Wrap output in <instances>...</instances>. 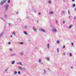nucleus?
<instances>
[{
  "label": "nucleus",
  "instance_id": "obj_1",
  "mask_svg": "<svg viewBox=\"0 0 76 76\" xmlns=\"http://www.w3.org/2000/svg\"><path fill=\"white\" fill-rule=\"evenodd\" d=\"M3 1L0 3V6H3L4 3H5L6 2L7 0H3Z\"/></svg>",
  "mask_w": 76,
  "mask_h": 76
},
{
  "label": "nucleus",
  "instance_id": "obj_2",
  "mask_svg": "<svg viewBox=\"0 0 76 76\" xmlns=\"http://www.w3.org/2000/svg\"><path fill=\"white\" fill-rule=\"evenodd\" d=\"M52 31L54 33L55 32H57V29L55 27H53L52 28Z\"/></svg>",
  "mask_w": 76,
  "mask_h": 76
},
{
  "label": "nucleus",
  "instance_id": "obj_3",
  "mask_svg": "<svg viewBox=\"0 0 76 76\" xmlns=\"http://www.w3.org/2000/svg\"><path fill=\"white\" fill-rule=\"evenodd\" d=\"M18 69H19V70H25V68H24L20 66H19L18 67Z\"/></svg>",
  "mask_w": 76,
  "mask_h": 76
},
{
  "label": "nucleus",
  "instance_id": "obj_4",
  "mask_svg": "<svg viewBox=\"0 0 76 76\" xmlns=\"http://www.w3.org/2000/svg\"><path fill=\"white\" fill-rule=\"evenodd\" d=\"M8 7H9V4H7L4 7V8L6 10H7V9H8Z\"/></svg>",
  "mask_w": 76,
  "mask_h": 76
},
{
  "label": "nucleus",
  "instance_id": "obj_5",
  "mask_svg": "<svg viewBox=\"0 0 76 76\" xmlns=\"http://www.w3.org/2000/svg\"><path fill=\"white\" fill-rule=\"evenodd\" d=\"M39 30L40 31H42V32H45L46 31L43 28H40Z\"/></svg>",
  "mask_w": 76,
  "mask_h": 76
},
{
  "label": "nucleus",
  "instance_id": "obj_6",
  "mask_svg": "<svg viewBox=\"0 0 76 76\" xmlns=\"http://www.w3.org/2000/svg\"><path fill=\"white\" fill-rule=\"evenodd\" d=\"M33 29L34 31V32H37V31L36 30V28H35V27H33Z\"/></svg>",
  "mask_w": 76,
  "mask_h": 76
},
{
  "label": "nucleus",
  "instance_id": "obj_7",
  "mask_svg": "<svg viewBox=\"0 0 76 76\" xmlns=\"http://www.w3.org/2000/svg\"><path fill=\"white\" fill-rule=\"evenodd\" d=\"M17 22L18 23H20L21 22V19L20 18H18L17 19Z\"/></svg>",
  "mask_w": 76,
  "mask_h": 76
},
{
  "label": "nucleus",
  "instance_id": "obj_8",
  "mask_svg": "<svg viewBox=\"0 0 76 76\" xmlns=\"http://www.w3.org/2000/svg\"><path fill=\"white\" fill-rule=\"evenodd\" d=\"M16 55V54L15 53H12L10 55L11 56H15Z\"/></svg>",
  "mask_w": 76,
  "mask_h": 76
},
{
  "label": "nucleus",
  "instance_id": "obj_9",
  "mask_svg": "<svg viewBox=\"0 0 76 76\" xmlns=\"http://www.w3.org/2000/svg\"><path fill=\"white\" fill-rule=\"evenodd\" d=\"M23 33H24V34H25V35H28V33H27V32H26V31H24L23 32Z\"/></svg>",
  "mask_w": 76,
  "mask_h": 76
},
{
  "label": "nucleus",
  "instance_id": "obj_10",
  "mask_svg": "<svg viewBox=\"0 0 76 76\" xmlns=\"http://www.w3.org/2000/svg\"><path fill=\"white\" fill-rule=\"evenodd\" d=\"M53 13H54V12H50L49 13V14L50 15H52L53 14Z\"/></svg>",
  "mask_w": 76,
  "mask_h": 76
},
{
  "label": "nucleus",
  "instance_id": "obj_11",
  "mask_svg": "<svg viewBox=\"0 0 76 76\" xmlns=\"http://www.w3.org/2000/svg\"><path fill=\"white\" fill-rule=\"evenodd\" d=\"M10 51L12 52V51H13V49L12 48H10Z\"/></svg>",
  "mask_w": 76,
  "mask_h": 76
},
{
  "label": "nucleus",
  "instance_id": "obj_12",
  "mask_svg": "<svg viewBox=\"0 0 76 76\" xmlns=\"http://www.w3.org/2000/svg\"><path fill=\"white\" fill-rule=\"evenodd\" d=\"M72 25H70L69 26V29H71L72 28Z\"/></svg>",
  "mask_w": 76,
  "mask_h": 76
},
{
  "label": "nucleus",
  "instance_id": "obj_13",
  "mask_svg": "<svg viewBox=\"0 0 76 76\" xmlns=\"http://www.w3.org/2000/svg\"><path fill=\"white\" fill-rule=\"evenodd\" d=\"M3 32H2L0 34V37H1V36H2V35H3Z\"/></svg>",
  "mask_w": 76,
  "mask_h": 76
},
{
  "label": "nucleus",
  "instance_id": "obj_14",
  "mask_svg": "<svg viewBox=\"0 0 76 76\" xmlns=\"http://www.w3.org/2000/svg\"><path fill=\"white\" fill-rule=\"evenodd\" d=\"M15 64V61H13L11 63L12 64Z\"/></svg>",
  "mask_w": 76,
  "mask_h": 76
},
{
  "label": "nucleus",
  "instance_id": "obj_15",
  "mask_svg": "<svg viewBox=\"0 0 76 76\" xmlns=\"http://www.w3.org/2000/svg\"><path fill=\"white\" fill-rule=\"evenodd\" d=\"M20 55H23V52H21L20 53Z\"/></svg>",
  "mask_w": 76,
  "mask_h": 76
},
{
  "label": "nucleus",
  "instance_id": "obj_16",
  "mask_svg": "<svg viewBox=\"0 0 76 76\" xmlns=\"http://www.w3.org/2000/svg\"><path fill=\"white\" fill-rule=\"evenodd\" d=\"M14 74L15 75H16L18 73V72L17 71H14Z\"/></svg>",
  "mask_w": 76,
  "mask_h": 76
},
{
  "label": "nucleus",
  "instance_id": "obj_17",
  "mask_svg": "<svg viewBox=\"0 0 76 76\" xmlns=\"http://www.w3.org/2000/svg\"><path fill=\"white\" fill-rule=\"evenodd\" d=\"M75 6H76V5L75 4H73L72 7H75Z\"/></svg>",
  "mask_w": 76,
  "mask_h": 76
},
{
  "label": "nucleus",
  "instance_id": "obj_18",
  "mask_svg": "<svg viewBox=\"0 0 76 76\" xmlns=\"http://www.w3.org/2000/svg\"><path fill=\"white\" fill-rule=\"evenodd\" d=\"M48 48H49V47H50V44H48L47 45Z\"/></svg>",
  "mask_w": 76,
  "mask_h": 76
},
{
  "label": "nucleus",
  "instance_id": "obj_19",
  "mask_svg": "<svg viewBox=\"0 0 76 76\" xmlns=\"http://www.w3.org/2000/svg\"><path fill=\"white\" fill-rule=\"evenodd\" d=\"M46 59L48 61H49V60H50V58L48 57Z\"/></svg>",
  "mask_w": 76,
  "mask_h": 76
},
{
  "label": "nucleus",
  "instance_id": "obj_20",
  "mask_svg": "<svg viewBox=\"0 0 76 76\" xmlns=\"http://www.w3.org/2000/svg\"><path fill=\"white\" fill-rule=\"evenodd\" d=\"M48 3L49 4H51V1H49Z\"/></svg>",
  "mask_w": 76,
  "mask_h": 76
},
{
  "label": "nucleus",
  "instance_id": "obj_21",
  "mask_svg": "<svg viewBox=\"0 0 76 76\" xmlns=\"http://www.w3.org/2000/svg\"><path fill=\"white\" fill-rule=\"evenodd\" d=\"M23 28H27V26H24Z\"/></svg>",
  "mask_w": 76,
  "mask_h": 76
},
{
  "label": "nucleus",
  "instance_id": "obj_22",
  "mask_svg": "<svg viewBox=\"0 0 76 76\" xmlns=\"http://www.w3.org/2000/svg\"><path fill=\"white\" fill-rule=\"evenodd\" d=\"M57 51L58 53H59V51H60L59 48H57Z\"/></svg>",
  "mask_w": 76,
  "mask_h": 76
},
{
  "label": "nucleus",
  "instance_id": "obj_23",
  "mask_svg": "<svg viewBox=\"0 0 76 76\" xmlns=\"http://www.w3.org/2000/svg\"><path fill=\"white\" fill-rule=\"evenodd\" d=\"M20 62H18L16 63L17 64H20Z\"/></svg>",
  "mask_w": 76,
  "mask_h": 76
},
{
  "label": "nucleus",
  "instance_id": "obj_24",
  "mask_svg": "<svg viewBox=\"0 0 76 76\" xmlns=\"http://www.w3.org/2000/svg\"><path fill=\"white\" fill-rule=\"evenodd\" d=\"M69 56L70 57H72V53H70L69 54Z\"/></svg>",
  "mask_w": 76,
  "mask_h": 76
},
{
  "label": "nucleus",
  "instance_id": "obj_25",
  "mask_svg": "<svg viewBox=\"0 0 76 76\" xmlns=\"http://www.w3.org/2000/svg\"><path fill=\"white\" fill-rule=\"evenodd\" d=\"M56 43L57 44H59V43H60V42L58 41H57Z\"/></svg>",
  "mask_w": 76,
  "mask_h": 76
},
{
  "label": "nucleus",
  "instance_id": "obj_26",
  "mask_svg": "<svg viewBox=\"0 0 76 76\" xmlns=\"http://www.w3.org/2000/svg\"><path fill=\"white\" fill-rule=\"evenodd\" d=\"M27 41L28 42H31V40H28Z\"/></svg>",
  "mask_w": 76,
  "mask_h": 76
},
{
  "label": "nucleus",
  "instance_id": "obj_27",
  "mask_svg": "<svg viewBox=\"0 0 76 76\" xmlns=\"http://www.w3.org/2000/svg\"><path fill=\"white\" fill-rule=\"evenodd\" d=\"M44 71L45 74H46V71H45V70L44 69Z\"/></svg>",
  "mask_w": 76,
  "mask_h": 76
},
{
  "label": "nucleus",
  "instance_id": "obj_28",
  "mask_svg": "<svg viewBox=\"0 0 76 76\" xmlns=\"http://www.w3.org/2000/svg\"><path fill=\"white\" fill-rule=\"evenodd\" d=\"M56 24H57V23H58V22H57V20H56Z\"/></svg>",
  "mask_w": 76,
  "mask_h": 76
},
{
  "label": "nucleus",
  "instance_id": "obj_29",
  "mask_svg": "<svg viewBox=\"0 0 76 76\" xmlns=\"http://www.w3.org/2000/svg\"><path fill=\"white\" fill-rule=\"evenodd\" d=\"M12 34H13L15 36H16L15 32H14L13 33H12Z\"/></svg>",
  "mask_w": 76,
  "mask_h": 76
},
{
  "label": "nucleus",
  "instance_id": "obj_30",
  "mask_svg": "<svg viewBox=\"0 0 76 76\" xmlns=\"http://www.w3.org/2000/svg\"><path fill=\"white\" fill-rule=\"evenodd\" d=\"M20 64L21 66H23V64H22L21 62H20Z\"/></svg>",
  "mask_w": 76,
  "mask_h": 76
},
{
  "label": "nucleus",
  "instance_id": "obj_31",
  "mask_svg": "<svg viewBox=\"0 0 76 76\" xmlns=\"http://www.w3.org/2000/svg\"><path fill=\"white\" fill-rule=\"evenodd\" d=\"M20 44L21 45H22L23 44V42H21L20 43Z\"/></svg>",
  "mask_w": 76,
  "mask_h": 76
},
{
  "label": "nucleus",
  "instance_id": "obj_32",
  "mask_svg": "<svg viewBox=\"0 0 76 76\" xmlns=\"http://www.w3.org/2000/svg\"><path fill=\"white\" fill-rule=\"evenodd\" d=\"M62 13L63 14H65V11H63L62 12Z\"/></svg>",
  "mask_w": 76,
  "mask_h": 76
},
{
  "label": "nucleus",
  "instance_id": "obj_33",
  "mask_svg": "<svg viewBox=\"0 0 76 76\" xmlns=\"http://www.w3.org/2000/svg\"><path fill=\"white\" fill-rule=\"evenodd\" d=\"M71 44H72V46H73V45L74 44L73 43V42H72L71 43Z\"/></svg>",
  "mask_w": 76,
  "mask_h": 76
},
{
  "label": "nucleus",
  "instance_id": "obj_34",
  "mask_svg": "<svg viewBox=\"0 0 76 76\" xmlns=\"http://www.w3.org/2000/svg\"><path fill=\"white\" fill-rule=\"evenodd\" d=\"M41 59H39V63H40V62H41Z\"/></svg>",
  "mask_w": 76,
  "mask_h": 76
},
{
  "label": "nucleus",
  "instance_id": "obj_35",
  "mask_svg": "<svg viewBox=\"0 0 76 76\" xmlns=\"http://www.w3.org/2000/svg\"><path fill=\"white\" fill-rule=\"evenodd\" d=\"M18 74H19V75H20V71H19L18 72Z\"/></svg>",
  "mask_w": 76,
  "mask_h": 76
},
{
  "label": "nucleus",
  "instance_id": "obj_36",
  "mask_svg": "<svg viewBox=\"0 0 76 76\" xmlns=\"http://www.w3.org/2000/svg\"><path fill=\"white\" fill-rule=\"evenodd\" d=\"M63 24H64V23H65V21L64 20V21H63Z\"/></svg>",
  "mask_w": 76,
  "mask_h": 76
},
{
  "label": "nucleus",
  "instance_id": "obj_37",
  "mask_svg": "<svg viewBox=\"0 0 76 76\" xmlns=\"http://www.w3.org/2000/svg\"><path fill=\"white\" fill-rule=\"evenodd\" d=\"M75 19H76V16L74 17L73 20H75Z\"/></svg>",
  "mask_w": 76,
  "mask_h": 76
},
{
  "label": "nucleus",
  "instance_id": "obj_38",
  "mask_svg": "<svg viewBox=\"0 0 76 76\" xmlns=\"http://www.w3.org/2000/svg\"><path fill=\"white\" fill-rule=\"evenodd\" d=\"M11 24L10 23H8V25L10 26Z\"/></svg>",
  "mask_w": 76,
  "mask_h": 76
},
{
  "label": "nucleus",
  "instance_id": "obj_39",
  "mask_svg": "<svg viewBox=\"0 0 76 76\" xmlns=\"http://www.w3.org/2000/svg\"><path fill=\"white\" fill-rule=\"evenodd\" d=\"M63 48H65V46H64V45L63 46Z\"/></svg>",
  "mask_w": 76,
  "mask_h": 76
},
{
  "label": "nucleus",
  "instance_id": "obj_40",
  "mask_svg": "<svg viewBox=\"0 0 76 76\" xmlns=\"http://www.w3.org/2000/svg\"><path fill=\"white\" fill-rule=\"evenodd\" d=\"M10 0H8V3H10Z\"/></svg>",
  "mask_w": 76,
  "mask_h": 76
},
{
  "label": "nucleus",
  "instance_id": "obj_41",
  "mask_svg": "<svg viewBox=\"0 0 76 76\" xmlns=\"http://www.w3.org/2000/svg\"><path fill=\"white\" fill-rule=\"evenodd\" d=\"M74 10H75V11H76V7L74 8Z\"/></svg>",
  "mask_w": 76,
  "mask_h": 76
},
{
  "label": "nucleus",
  "instance_id": "obj_42",
  "mask_svg": "<svg viewBox=\"0 0 76 76\" xmlns=\"http://www.w3.org/2000/svg\"><path fill=\"white\" fill-rule=\"evenodd\" d=\"M1 20H4L3 18H1Z\"/></svg>",
  "mask_w": 76,
  "mask_h": 76
},
{
  "label": "nucleus",
  "instance_id": "obj_43",
  "mask_svg": "<svg viewBox=\"0 0 76 76\" xmlns=\"http://www.w3.org/2000/svg\"><path fill=\"white\" fill-rule=\"evenodd\" d=\"M10 44H11V43H10V42H8V44H9V45H10Z\"/></svg>",
  "mask_w": 76,
  "mask_h": 76
},
{
  "label": "nucleus",
  "instance_id": "obj_44",
  "mask_svg": "<svg viewBox=\"0 0 76 76\" xmlns=\"http://www.w3.org/2000/svg\"><path fill=\"white\" fill-rule=\"evenodd\" d=\"M68 13H69V14H70V11L68 10Z\"/></svg>",
  "mask_w": 76,
  "mask_h": 76
},
{
  "label": "nucleus",
  "instance_id": "obj_45",
  "mask_svg": "<svg viewBox=\"0 0 76 76\" xmlns=\"http://www.w3.org/2000/svg\"><path fill=\"white\" fill-rule=\"evenodd\" d=\"M5 18H7V15H5Z\"/></svg>",
  "mask_w": 76,
  "mask_h": 76
},
{
  "label": "nucleus",
  "instance_id": "obj_46",
  "mask_svg": "<svg viewBox=\"0 0 76 76\" xmlns=\"http://www.w3.org/2000/svg\"><path fill=\"white\" fill-rule=\"evenodd\" d=\"M39 15H41V13L40 12H39Z\"/></svg>",
  "mask_w": 76,
  "mask_h": 76
},
{
  "label": "nucleus",
  "instance_id": "obj_47",
  "mask_svg": "<svg viewBox=\"0 0 76 76\" xmlns=\"http://www.w3.org/2000/svg\"><path fill=\"white\" fill-rule=\"evenodd\" d=\"M7 69H6L5 70V72H7Z\"/></svg>",
  "mask_w": 76,
  "mask_h": 76
},
{
  "label": "nucleus",
  "instance_id": "obj_48",
  "mask_svg": "<svg viewBox=\"0 0 76 76\" xmlns=\"http://www.w3.org/2000/svg\"><path fill=\"white\" fill-rule=\"evenodd\" d=\"M65 54H66V53L64 52V56H65Z\"/></svg>",
  "mask_w": 76,
  "mask_h": 76
},
{
  "label": "nucleus",
  "instance_id": "obj_49",
  "mask_svg": "<svg viewBox=\"0 0 76 76\" xmlns=\"http://www.w3.org/2000/svg\"><path fill=\"white\" fill-rule=\"evenodd\" d=\"M17 14H19V12H17Z\"/></svg>",
  "mask_w": 76,
  "mask_h": 76
},
{
  "label": "nucleus",
  "instance_id": "obj_50",
  "mask_svg": "<svg viewBox=\"0 0 76 76\" xmlns=\"http://www.w3.org/2000/svg\"><path fill=\"white\" fill-rule=\"evenodd\" d=\"M71 69H73V66H71Z\"/></svg>",
  "mask_w": 76,
  "mask_h": 76
},
{
  "label": "nucleus",
  "instance_id": "obj_51",
  "mask_svg": "<svg viewBox=\"0 0 76 76\" xmlns=\"http://www.w3.org/2000/svg\"><path fill=\"white\" fill-rule=\"evenodd\" d=\"M10 37H11V38H12V35H10Z\"/></svg>",
  "mask_w": 76,
  "mask_h": 76
},
{
  "label": "nucleus",
  "instance_id": "obj_52",
  "mask_svg": "<svg viewBox=\"0 0 76 76\" xmlns=\"http://www.w3.org/2000/svg\"><path fill=\"white\" fill-rule=\"evenodd\" d=\"M75 0H72V1H75Z\"/></svg>",
  "mask_w": 76,
  "mask_h": 76
},
{
  "label": "nucleus",
  "instance_id": "obj_53",
  "mask_svg": "<svg viewBox=\"0 0 76 76\" xmlns=\"http://www.w3.org/2000/svg\"><path fill=\"white\" fill-rule=\"evenodd\" d=\"M35 48V49H37V47H36Z\"/></svg>",
  "mask_w": 76,
  "mask_h": 76
},
{
  "label": "nucleus",
  "instance_id": "obj_54",
  "mask_svg": "<svg viewBox=\"0 0 76 76\" xmlns=\"http://www.w3.org/2000/svg\"><path fill=\"white\" fill-rule=\"evenodd\" d=\"M40 63H41V64H43V63L42 62H41Z\"/></svg>",
  "mask_w": 76,
  "mask_h": 76
},
{
  "label": "nucleus",
  "instance_id": "obj_55",
  "mask_svg": "<svg viewBox=\"0 0 76 76\" xmlns=\"http://www.w3.org/2000/svg\"><path fill=\"white\" fill-rule=\"evenodd\" d=\"M70 17H70V16H69V18H70Z\"/></svg>",
  "mask_w": 76,
  "mask_h": 76
},
{
  "label": "nucleus",
  "instance_id": "obj_56",
  "mask_svg": "<svg viewBox=\"0 0 76 76\" xmlns=\"http://www.w3.org/2000/svg\"><path fill=\"white\" fill-rule=\"evenodd\" d=\"M63 1H64V0H63Z\"/></svg>",
  "mask_w": 76,
  "mask_h": 76
},
{
  "label": "nucleus",
  "instance_id": "obj_57",
  "mask_svg": "<svg viewBox=\"0 0 76 76\" xmlns=\"http://www.w3.org/2000/svg\"><path fill=\"white\" fill-rule=\"evenodd\" d=\"M27 18H28V17H27Z\"/></svg>",
  "mask_w": 76,
  "mask_h": 76
}]
</instances>
